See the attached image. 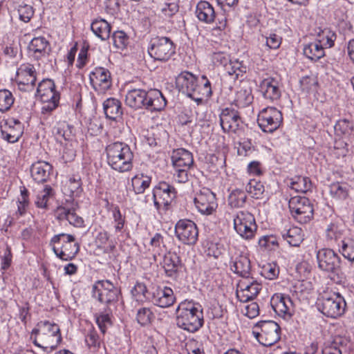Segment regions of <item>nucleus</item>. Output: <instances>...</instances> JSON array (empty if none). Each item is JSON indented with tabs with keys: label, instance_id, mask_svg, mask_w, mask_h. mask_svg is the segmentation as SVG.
<instances>
[{
	"label": "nucleus",
	"instance_id": "obj_37",
	"mask_svg": "<svg viewBox=\"0 0 354 354\" xmlns=\"http://www.w3.org/2000/svg\"><path fill=\"white\" fill-rule=\"evenodd\" d=\"M246 201V192L240 189H234L227 197V205L232 209L242 208L245 206Z\"/></svg>",
	"mask_w": 354,
	"mask_h": 354
},
{
	"label": "nucleus",
	"instance_id": "obj_6",
	"mask_svg": "<svg viewBox=\"0 0 354 354\" xmlns=\"http://www.w3.org/2000/svg\"><path fill=\"white\" fill-rule=\"evenodd\" d=\"M74 236L61 233L53 236L50 245L54 253L63 261L72 260L80 250V245L75 242Z\"/></svg>",
	"mask_w": 354,
	"mask_h": 354
},
{
	"label": "nucleus",
	"instance_id": "obj_26",
	"mask_svg": "<svg viewBox=\"0 0 354 354\" xmlns=\"http://www.w3.org/2000/svg\"><path fill=\"white\" fill-rule=\"evenodd\" d=\"M194 203L198 211L204 214H210L217 207L215 194L209 189L204 188L196 194Z\"/></svg>",
	"mask_w": 354,
	"mask_h": 354
},
{
	"label": "nucleus",
	"instance_id": "obj_41",
	"mask_svg": "<svg viewBox=\"0 0 354 354\" xmlns=\"http://www.w3.org/2000/svg\"><path fill=\"white\" fill-rule=\"evenodd\" d=\"M335 39L336 34L330 29L325 28L318 32L315 41L322 44V47L324 49L333 46Z\"/></svg>",
	"mask_w": 354,
	"mask_h": 354
},
{
	"label": "nucleus",
	"instance_id": "obj_60",
	"mask_svg": "<svg viewBox=\"0 0 354 354\" xmlns=\"http://www.w3.org/2000/svg\"><path fill=\"white\" fill-rule=\"evenodd\" d=\"M322 353V354H342L341 339L336 338L334 341L326 344Z\"/></svg>",
	"mask_w": 354,
	"mask_h": 354
},
{
	"label": "nucleus",
	"instance_id": "obj_10",
	"mask_svg": "<svg viewBox=\"0 0 354 354\" xmlns=\"http://www.w3.org/2000/svg\"><path fill=\"white\" fill-rule=\"evenodd\" d=\"M233 221L234 229L244 239H252L257 231L254 215L247 210H239L229 213Z\"/></svg>",
	"mask_w": 354,
	"mask_h": 354
},
{
	"label": "nucleus",
	"instance_id": "obj_56",
	"mask_svg": "<svg viewBox=\"0 0 354 354\" xmlns=\"http://www.w3.org/2000/svg\"><path fill=\"white\" fill-rule=\"evenodd\" d=\"M111 212L115 223V230L117 232H121L125 223V216L122 214L119 207L117 205L111 207Z\"/></svg>",
	"mask_w": 354,
	"mask_h": 354
},
{
	"label": "nucleus",
	"instance_id": "obj_16",
	"mask_svg": "<svg viewBox=\"0 0 354 354\" xmlns=\"http://www.w3.org/2000/svg\"><path fill=\"white\" fill-rule=\"evenodd\" d=\"M148 53L156 60L167 62L174 55L175 46L170 38L158 37L151 39Z\"/></svg>",
	"mask_w": 354,
	"mask_h": 354
},
{
	"label": "nucleus",
	"instance_id": "obj_7",
	"mask_svg": "<svg viewBox=\"0 0 354 354\" xmlns=\"http://www.w3.org/2000/svg\"><path fill=\"white\" fill-rule=\"evenodd\" d=\"M317 305L319 310L324 315L337 318L344 313L346 302L339 293L328 291L321 295Z\"/></svg>",
	"mask_w": 354,
	"mask_h": 354
},
{
	"label": "nucleus",
	"instance_id": "obj_2",
	"mask_svg": "<svg viewBox=\"0 0 354 354\" xmlns=\"http://www.w3.org/2000/svg\"><path fill=\"white\" fill-rule=\"evenodd\" d=\"M201 79L203 86H199L195 75L184 71L180 73L176 80V87L179 91L192 98L198 105L201 104L205 98H209L212 94L209 80L205 75H203Z\"/></svg>",
	"mask_w": 354,
	"mask_h": 354
},
{
	"label": "nucleus",
	"instance_id": "obj_62",
	"mask_svg": "<svg viewBox=\"0 0 354 354\" xmlns=\"http://www.w3.org/2000/svg\"><path fill=\"white\" fill-rule=\"evenodd\" d=\"M85 342L90 348L97 350L100 346V339L97 331L90 330L85 337Z\"/></svg>",
	"mask_w": 354,
	"mask_h": 354
},
{
	"label": "nucleus",
	"instance_id": "obj_43",
	"mask_svg": "<svg viewBox=\"0 0 354 354\" xmlns=\"http://www.w3.org/2000/svg\"><path fill=\"white\" fill-rule=\"evenodd\" d=\"M112 311L109 307L106 308L104 311L96 313L95 317L96 323L102 333H104L108 326L111 324V315Z\"/></svg>",
	"mask_w": 354,
	"mask_h": 354
},
{
	"label": "nucleus",
	"instance_id": "obj_46",
	"mask_svg": "<svg viewBox=\"0 0 354 354\" xmlns=\"http://www.w3.org/2000/svg\"><path fill=\"white\" fill-rule=\"evenodd\" d=\"M154 317V314L149 308L142 307L137 311L136 320L141 326L150 324Z\"/></svg>",
	"mask_w": 354,
	"mask_h": 354
},
{
	"label": "nucleus",
	"instance_id": "obj_30",
	"mask_svg": "<svg viewBox=\"0 0 354 354\" xmlns=\"http://www.w3.org/2000/svg\"><path fill=\"white\" fill-rule=\"evenodd\" d=\"M171 161L174 168L189 169L194 163L193 155L185 149H178L173 151Z\"/></svg>",
	"mask_w": 354,
	"mask_h": 354
},
{
	"label": "nucleus",
	"instance_id": "obj_5",
	"mask_svg": "<svg viewBox=\"0 0 354 354\" xmlns=\"http://www.w3.org/2000/svg\"><path fill=\"white\" fill-rule=\"evenodd\" d=\"M35 335L33 344L44 349L55 350L62 342L60 329L57 324L48 321L40 322L32 331Z\"/></svg>",
	"mask_w": 354,
	"mask_h": 354
},
{
	"label": "nucleus",
	"instance_id": "obj_9",
	"mask_svg": "<svg viewBox=\"0 0 354 354\" xmlns=\"http://www.w3.org/2000/svg\"><path fill=\"white\" fill-rule=\"evenodd\" d=\"M37 94L43 103L41 114H50L58 106L60 95L55 90V85L53 80L46 79L39 82L37 87Z\"/></svg>",
	"mask_w": 354,
	"mask_h": 354
},
{
	"label": "nucleus",
	"instance_id": "obj_3",
	"mask_svg": "<svg viewBox=\"0 0 354 354\" xmlns=\"http://www.w3.org/2000/svg\"><path fill=\"white\" fill-rule=\"evenodd\" d=\"M106 161L113 170L124 173L133 168V153L124 142H115L106 146Z\"/></svg>",
	"mask_w": 354,
	"mask_h": 354
},
{
	"label": "nucleus",
	"instance_id": "obj_15",
	"mask_svg": "<svg viewBox=\"0 0 354 354\" xmlns=\"http://www.w3.org/2000/svg\"><path fill=\"white\" fill-rule=\"evenodd\" d=\"M120 290L108 280L98 281L92 288V296L106 308L117 303Z\"/></svg>",
	"mask_w": 354,
	"mask_h": 354
},
{
	"label": "nucleus",
	"instance_id": "obj_14",
	"mask_svg": "<svg viewBox=\"0 0 354 354\" xmlns=\"http://www.w3.org/2000/svg\"><path fill=\"white\" fill-rule=\"evenodd\" d=\"M219 117L221 126L225 132L236 134L239 137L244 135L246 125L237 110L227 107L222 110Z\"/></svg>",
	"mask_w": 354,
	"mask_h": 354
},
{
	"label": "nucleus",
	"instance_id": "obj_31",
	"mask_svg": "<svg viewBox=\"0 0 354 354\" xmlns=\"http://www.w3.org/2000/svg\"><path fill=\"white\" fill-rule=\"evenodd\" d=\"M53 167L45 161H38L32 165L31 176L37 183H44L49 178Z\"/></svg>",
	"mask_w": 354,
	"mask_h": 354
},
{
	"label": "nucleus",
	"instance_id": "obj_45",
	"mask_svg": "<svg viewBox=\"0 0 354 354\" xmlns=\"http://www.w3.org/2000/svg\"><path fill=\"white\" fill-rule=\"evenodd\" d=\"M20 193V196L17 199V214L19 216H24L26 213L29 205L28 191L25 187H21Z\"/></svg>",
	"mask_w": 354,
	"mask_h": 354
},
{
	"label": "nucleus",
	"instance_id": "obj_38",
	"mask_svg": "<svg viewBox=\"0 0 354 354\" xmlns=\"http://www.w3.org/2000/svg\"><path fill=\"white\" fill-rule=\"evenodd\" d=\"M304 55L310 60L317 61L325 55L324 49L315 41L306 44L303 48Z\"/></svg>",
	"mask_w": 354,
	"mask_h": 354
},
{
	"label": "nucleus",
	"instance_id": "obj_53",
	"mask_svg": "<svg viewBox=\"0 0 354 354\" xmlns=\"http://www.w3.org/2000/svg\"><path fill=\"white\" fill-rule=\"evenodd\" d=\"M335 131L339 136L350 135L353 129V124L352 122L346 120L342 119L337 121L335 124Z\"/></svg>",
	"mask_w": 354,
	"mask_h": 354
},
{
	"label": "nucleus",
	"instance_id": "obj_4",
	"mask_svg": "<svg viewBox=\"0 0 354 354\" xmlns=\"http://www.w3.org/2000/svg\"><path fill=\"white\" fill-rule=\"evenodd\" d=\"M203 310L192 302H181L176 308L177 326L188 332L194 333L203 325Z\"/></svg>",
	"mask_w": 354,
	"mask_h": 354
},
{
	"label": "nucleus",
	"instance_id": "obj_42",
	"mask_svg": "<svg viewBox=\"0 0 354 354\" xmlns=\"http://www.w3.org/2000/svg\"><path fill=\"white\" fill-rule=\"evenodd\" d=\"M253 96L250 88H241L236 93L234 103L236 106L243 108L252 102Z\"/></svg>",
	"mask_w": 354,
	"mask_h": 354
},
{
	"label": "nucleus",
	"instance_id": "obj_21",
	"mask_svg": "<svg viewBox=\"0 0 354 354\" xmlns=\"http://www.w3.org/2000/svg\"><path fill=\"white\" fill-rule=\"evenodd\" d=\"M89 80L98 93H104L112 85L111 73L104 67H95L89 74Z\"/></svg>",
	"mask_w": 354,
	"mask_h": 354
},
{
	"label": "nucleus",
	"instance_id": "obj_55",
	"mask_svg": "<svg viewBox=\"0 0 354 354\" xmlns=\"http://www.w3.org/2000/svg\"><path fill=\"white\" fill-rule=\"evenodd\" d=\"M342 229L338 223L332 222L326 227V235L328 241H337L341 238Z\"/></svg>",
	"mask_w": 354,
	"mask_h": 354
},
{
	"label": "nucleus",
	"instance_id": "obj_8",
	"mask_svg": "<svg viewBox=\"0 0 354 354\" xmlns=\"http://www.w3.org/2000/svg\"><path fill=\"white\" fill-rule=\"evenodd\" d=\"M176 195V189L173 185L165 181L159 182L152 190V199L157 212L162 214L170 209Z\"/></svg>",
	"mask_w": 354,
	"mask_h": 354
},
{
	"label": "nucleus",
	"instance_id": "obj_20",
	"mask_svg": "<svg viewBox=\"0 0 354 354\" xmlns=\"http://www.w3.org/2000/svg\"><path fill=\"white\" fill-rule=\"evenodd\" d=\"M175 234L182 243L194 245L196 243L198 231L196 225L191 220H179L175 225Z\"/></svg>",
	"mask_w": 354,
	"mask_h": 354
},
{
	"label": "nucleus",
	"instance_id": "obj_22",
	"mask_svg": "<svg viewBox=\"0 0 354 354\" xmlns=\"http://www.w3.org/2000/svg\"><path fill=\"white\" fill-rule=\"evenodd\" d=\"M77 204L73 201L59 205L55 210L56 218L62 221H68L70 225L75 227H82L84 225V219L76 213Z\"/></svg>",
	"mask_w": 354,
	"mask_h": 354
},
{
	"label": "nucleus",
	"instance_id": "obj_32",
	"mask_svg": "<svg viewBox=\"0 0 354 354\" xmlns=\"http://www.w3.org/2000/svg\"><path fill=\"white\" fill-rule=\"evenodd\" d=\"M230 269L241 277L248 278L251 269L250 261L245 255H239L231 261Z\"/></svg>",
	"mask_w": 354,
	"mask_h": 354
},
{
	"label": "nucleus",
	"instance_id": "obj_28",
	"mask_svg": "<svg viewBox=\"0 0 354 354\" xmlns=\"http://www.w3.org/2000/svg\"><path fill=\"white\" fill-rule=\"evenodd\" d=\"M51 50L48 41L44 37L33 38L28 44V51L36 59L47 57Z\"/></svg>",
	"mask_w": 354,
	"mask_h": 354
},
{
	"label": "nucleus",
	"instance_id": "obj_13",
	"mask_svg": "<svg viewBox=\"0 0 354 354\" xmlns=\"http://www.w3.org/2000/svg\"><path fill=\"white\" fill-rule=\"evenodd\" d=\"M288 205L292 217L298 223L305 224L313 218L314 208L308 198L299 196H293L290 199Z\"/></svg>",
	"mask_w": 354,
	"mask_h": 354
},
{
	"label": "nucleus",
	"instance_id": "obj_27",
	"mask_svg": "<svg viewBox=\"0 0 354 354\" xmlns=\"http://www.w3.org/2000/svg\"><path fill=\"white\" fill-rule=\"evenodd\" d=\"M261 289V285L253 279L240 281L236 290V297L241 302L253 300Z\"/></svg>",
	"mask_w": 354,
	"mask_h": 354
},
{
	"label": "nucleus",
	"instance_id": "obj_57",
	"mask_svg": "<svg viewBox=\"0 0 354 354\" xmlns=\"http://www.w3.org/2000/svg\"><path fill=\"white\" fill-rule=\"evenodd\" d=\"M340 252L345 259L354 261V240L348 239L342 241Z\"/></svg>",
	"mask_w": 354,
	"mask_h": 354
},
{
	"label": "nucleus",
	"instance_id": "obj_54",
	"mask_svg": "<svg viewBox=\"0 0 354 354\" xmlns=\"http://www.w3.org/2000/svg\"><path fill=\"white\" fill-rule=\"evenodd\" d=\"M19 19L25 22H28L33 17L35 10L32 6L28 4H20L17 8Z\"/></svg>",
	"mask_w": 354,
	"mask_h": 354
},
{
	"label": "nucleus",
	"instance_id": "obj_49",
	"mask_svg": "<svg viewBox=\"0 0 354 354\" xmlns=\"http://www.w3.org/2000/svg\"><path fill=\"white\" fill-rule=\"evenodd\" d=\"M225 69L230 75H235V78H238L239 75L246 72V67L236 59L233 61L230 59Z\"/></svg>",
	"mask_w": 354,
	"mask_h": 354
},
{
	"label": "nucleus",
	"instance_id": "obj_39",
	"mask_svg": "<svg viewBox=\"0 0 354 354\" xmlns=\"http://www.w3.org/2000/svg\"><path fill=\"white\" fill-rule=\"evenodd\" d=\"M288 186L297 192L306 193L310 190L312 183L308 177L296 176L290 180Z\"/></svg>",
	"mask_w": 354,
	"mask_h": 354
},
{
	"label": "nucleus",
	"instance_id": "obj_29",
	"mask_svg": "<svg viewBox=\"0 0 354 354\" xmlns=\"http://www.w3.org/2000/svg\"><path fill=\"white\" fill-rule=\"evenodd\" d=\"M259 88L266 99L274 101L281 97L279 82L273 77H268L263 79L259 84Z\"/></svg>",
	"mask_w": 354,
	"mask_h": 354
},
{
	"label": "nucleus",
	"instance_id": "obj_33",
	"mask_svg": "<svg viewBox=\"0 0 354 354\" xmlns=\"http://www.w3.org/2000/svg\"><path fill=\"white\" fill-rule=\"evenodd\" d=\"M103 109L106 117L112 120H116L122 115L121 102L115 98H109L103 103Z\"/></svg>",
	"mask_w": 354,
	"mask_h": 354
},
{
	"label": "nucleus",
	"instance_id": "obj_44",
	"mask_svg": "<svg viewBox=\"0 0 354 354\" xmlns=\"http://www.w3.org/2000/svg\"><path fill=\"white\" fill-rule=\"evenodd\" d=\"M12 93L8 89L0 90V111L3 113L10 109L14 104Z\"/></svg>",
	"mask_w": 354,
	"mask_h": 354
},
{
	"label": "nucleus",
	"instance_id": "obj_48",
	"mask_svg": "<svg viewBox=\"0 0 354 354\" xmlns=\"http://www.w3.org/2000/svg\"><path fill=\"white\" fill-rule=\"evenodd\" d=\"M81 183L80 180L71 178L64 186V192L70 197L77 196L81 192Z\"/></svg>",
	"mask_w": 354,
	"mask_h": 354
},
{
	"label": "nucleus",
	"instance_id": "obj_24",
	"mask_svg": "<svg viewBox=\"0 0 354 354\" xmlns=\"http://www.w3.org/2000/svg\"><path fill=\"white\" fill-rule=\"evenodd\" d=\"M1 138L10 143L17 142L24 133V125L15 118L4 120L0 126Z\"/></svg>",
	"mask_w": 354,
	"mask_h": 354
},
{
	"label": "nucleus",
	"instance_id": "obj_51",
	"mask_svg": "<svg viewBox=\"0 0 354 354\" xmlns=\"http://www.w3.org/2000/svg\"><path fill=\"white\" fill-rule=\"evenodd\" d=\"M133 297L137 301H147V296L150 294L144 283L137 282L131 290Z\"/></svg>",
	"mask_w": 354,
	"mask_h": 354
},
{
	"label": "nucleus",
	"instance_id": "obj_59",
	"mask_svg": "<svg viewBox=\"0 0 354 354\" xmlns=\"http://www.w3.org/2000/svg\"><path fill=\"white\" fill-rule=\"evenodd\" d=\"M112 39L115 47L118 49H123L127 44L129 37L124 31L118 30L113 33Z\"/></svg>",
	"mask_w": 354,
	"mask_h": 354
},
{
	"label": "nucleus",
	"instance_id": "obj_40",
	"mask_svg": "<svg viewBox=\"0 0 354 354\" xmlns=\"http://www.w3.org/2000/svg\"><path fill=\"white\" fill-rule=\"evenodd\" d=\"M151 183V178L143 174H138L131 179L132 187L136 194H142Z\"/></svg>",
	"mask_w": 354,
	"mask_h": 354
},
{
	"label": "nucleus",
	"instance_id": "obj_52",
	"mask_svg": "<svg viewBox=\"0 0 354 354\" xmlns=\"http://www.w3.org/2000/svg\"><path fill=\"white\" fill-rule=\"evenodd\" d=\"M52 195V188L50 186L46 185L45 188L37 194L35 201L36 206L39 208L46 209L47 207L49 198Z\"/></svg>",
	"mask_w": 354,
	"mask_h": 354
},
{
	"label": "nucleus",
	"instance_id": "obj_34",
	"mask_svg": "<svg viewBox=\"0 0 354 354\" xmlns=\"http://www.w3.org/2000/svg\"><path fill=\"white\" fill-rule=\"evenodd\" d=\"M91 28L93 32L102 41H105L110 37L111 26L104 19L100 18L93 20Z\"/></svg>",
	"mask_w": 354,
	"mask_h": 354
},
{
	"label": "nucleus",
	"instance_id": "obj_63",
	"mask_svg": "<svg viewBox=\"0 0 354 354\" xmlns=\"http://www.w3.org/2000/svg\"><path fill=\"white\" fill-rule=\"evenodd\" d=\"M279 270L276 264L267 263L262 267L261 274L266 279H274L279 274Z\"/></svg>",
	"mask_w": 354,
	"mask_h": 354
},
{
	"label": "nucleus",
	"instance_id": "obj_61",
	"mask_svg": "<svg viewBox=\"0 0 354 354\" xmlns=\"http://www.w3.org/2000/svg\"><path fill=\"white\" fill-rule=\"evenodd\" d=\"M332 153L337 158H344L348 153L347 143L342 140H336Z\"/></svg>",
	"mask_w": 354,
	"mask_h": 354
},
{
	"label": "nucleus",
	"instance_id": "obj_19",
	"mask_svg": "<svg viewBox=\"0 0 354 354\" xmlns=\"http://www.w3.org/2000/svg\"><path fill=\"white\" fill-rule=\"evenodd\" d=\"M318 268L326 272L334 273L341 265V258L333 250L322 248L317 252Z\"/></svg>",
	"mask_w": 354,
	"mask_h": 354
},
{
	"label": "nucleus",
	"instance_id": "obj_12",
	"mask_svg": "<svg viewBox=\"0 0 354 354\" xmlns=\"http://www.w3.org/2000/svg\"><path fill=\"white\" fill-rule=\"evenodd\" d=\"M196 15L203 23L210 24L216 22L214 29L224 30L227 26V19L225 12H216L214 7L208 1H201L196 5Z\"/></svg>",
	"mask_w": 354,
	"mask_h": 354
},
{
	"label": "nucleus",
	"instance_id": "obj_11",
	"mask_svg": "<svg viewBox=\"0 0 354 354\" xmlns=\"http://www.w3.org/2000/svg\"><path fill=\"white\" fill-rule=\"evenodd\" d=\"M280 326L274 321H261L254 326L252 334L265 346H270L280 339Z\"/></svg>",
	"mask_w": 354,
	"mask_h": 354
},
{
	"label": "nucleus",
	"instance_id": "obj_35",
	"mask_svg": "<svg viewBox=\"0 0 354 354\" xmlns=\"http://www.w3.org/2000/svg\"><path fill=\"white\" fill-rule=\"evenodd\" d=\"M281 236L290 246L298 247L304 241V234L301 228L294 226L283 230Z\"/></svg>",
	"mask_w": 354,
	"mask_h": 354
},
{
	"label": "nucleus",
	"instance_id": "obj_47",
	"mask_svg": "<svg viewBox=\"0 0 354 354\" xmlns=\"http://www.w3.org/2000/svg\"><path fill=\"white\" fill-rule=\"evenodd\" d=\"M246 192L252 197L259 198L263 194L265 188L262 183L255 179L250 180L245 185Z\"/></svg>",
	"mask_w": 354,
	"mask_h": 354
},
{
	"label": "nucleus",
	"instance_id": "obj_18",
	"mask_svg": "<svg viewBox=\"0 0 354 354\" xmlns=\"http://www.w3.org/2000/svg\"><path fill=\"white\" fill-rule=\"evenodd\" d=\"M37 81V72L33 65L24 64L17 71L16 82L18 89L23 92H32L35 90Z\"/></svg>",
	"mask_w": 354,
	"mask_h": 354
},
{
	"label": "nucleus",
	"instance_id": "obj_25",
	"mask_svg": "<svg viewBox=\"0 0 354 354\" xmlns=\"http://www.w3.org/2000/svg\"><path fill=\"white\" fill-rule=\"evenodd\" d=\"M270 304L276 314L283 319H289L293 315V302L288 295L274 294L270 299Z\"/></svg>",
	"mask_w": 354,
	"mask_h": 354
},
{
	"label": "nucleus",
	"instance_id": "obj_23",
	"mask_svg": "<svg viewBox=\"0 0 354 354\" xmlns=\"http://www.w3.org/2000/svg\"><path fill=\"white\" fill-rule=\"evenodd\" d=\"M147 301L160 308H168L176 301L173 290L167 286L152 288Z\"/></svg>",
	"mask_w": 354,
	"mask_h": 354
},
{
	"label": "nucleus",
	"instance_id": "obj_50",
	"mask_svg": "<svg viewBox=\"0 0 354 354\" xmlns=\"http://www.w3.org/2000/svg\"><path fill=\"white\" fill-rule=\"evenodd\" d=\"M329 192L332 197L344 199L348 195L346 185L344 183H333L329 186Z\"/></svg>",
	"mask_w": 354,
	"mask_h": 354
},
{
	"label": "nucleus",
	"instance_id": "obj_64",
	"mask_svg": "<svg viewBox=\"0 0 354 354\" xmlns=\"http://www.w3.org/2000/svg\"><path fill=\"white\" fill-rule=\"evenodd\" d=\"M160 9L163 17H171L178 12V6L176 2H165Z\"/></svg>",
	"mask_w": 354,
	"mask_h": 354
},
{
	"label": "nucleus",
	"instance_id": "obj_36",
	"mask_svg": "<svg viewBox=\"0 0 354 354\" xmlns=\"http://www.w3.org/2000/svg\"><path fill=\"white\" fill-rule=\"evenodd\" d=\"M180 267V260L175 252H169L163 259V268L168 277H175Z\"/></svg>",
	"mask_w": 354,
	"mask_h": 354
},
{
	"label": "nucleus",
	"instance_id": "obj_58",
	"mask_svg": "<svg viewBox=\"0 0 354 354\" xmlns=\"http://www.w3.org/2000/svg\"><path fill=\"white\" fill-rule=\"evenodd\" d=\"M53 132L57 137L63 138L65 140H71L73 137L71 129L65 122L59 123L54 127Z\"/></svg>",
	"mask_w": 354,
	"mask_h": 354
},
{
	"label": "nucleus",
	"instance_id": "obj_1",
	"mask_svg": "<svg viewBox=\"0 0 354 354\" xmlns=\"http://www.w3.org/2000/svg\"><path fill=\"white\" fill-rule=\"evenodd\" d=\"M126 104L133 109H145L150 111H160L165 109L167 100L158 89L146 91L142 88H131L125 96Z\"/></svg>",
	"mask_w": 354,
	"mask_h": 354
},
{
	"label": "nucleus",
	"instance_id": "obj_17",
	"mask_svg": "<svg viewBox=\"0 0 354 354\" xmlns=\"http://www.w3.org/2000/svg\"><path fill=\"white\" fill-rule=\"evenodd\" d=\"M282 121V113L273 106L264 108L258 114L257 122L264 132H274L280 127Z\"/></svg>",
	"mask_w": 354,
	"mask_h": 354
}]
</instances>
